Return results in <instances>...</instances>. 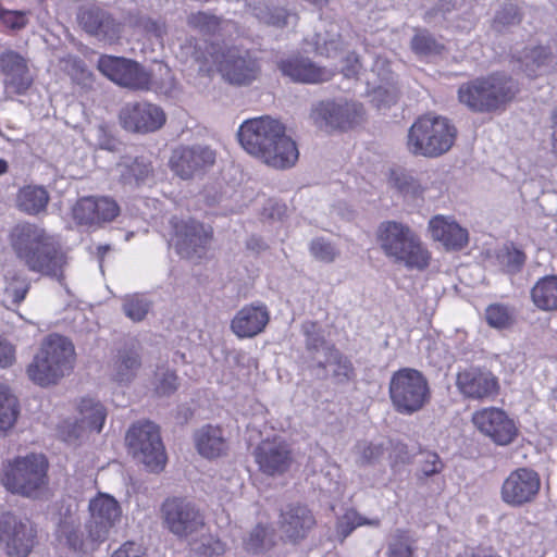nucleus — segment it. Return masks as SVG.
<instances>
[{
    "instance_id": "nucleus-1",
    "label": "nucleus",
    "mask_w": 557,
    "mask_h": 557,
    "mask_svg": "<svg viewBox=\"0 0 557 557\" xmlns=\"http://www.w3.org/2000/svg\"><path fill=\"white\" fill-rule=\"evenodd\" d=\"M9 244L16 259L28 271L62 281L65 253L57 238L44 226L20 222L10 230Z\"/></svg>"
},
{
    "instance_id": "nucleus-2",
    "label": "nucleus",
    "mask_w": 557,
    "mask_h": 557,
    "mask_svg": "<svg viewBox=\"0 0 557 557\" xmlns=\"http://www.w3.org/2000/svg\"><path fill=\"white\" fill-rule=\"evenodd\" d=\"M237 136L245 151L273 169L292 168L298 160L295 141L285 135L284 125L270 116L246 120Z\"/></svg>"
},
{
    "instance_id": "nucleus-3",
    "label": "nucleus",
    "mask_w": 557,
    "mask_h": 557,
    "mask_svg": "<svg viewBox=\"0 0 557 557\" xmlns=\"http://www.w3.org/2000/svg\"><path fill=\"white\" fill-rule=\"evenodd\" d=\"M376 242L383 253L408 270L423 271L430 265L431 253L418 233L408 224L387 220L376 228Z\"/></svg>"
},
{
    "instance_id": "nucleus-4",
    "label": "nucleus",
    "mask_w": 557,
    "mask_h": 557,
    "mask_svg": "<svg viewBox=\"0 0 557 557\" xmlns=\"http://www.w3.org/2000/svg\"><path fill=\"white\" fill-rule=\"evenodd\" d=\"M518 92L517 83L505 74H491L461 84L458 100L475 113H491L505 107Z\"/></svg>"
},
{
    "instance_id": "nucleus-5",
    "label": "nucleus",
    "mask_w": 557,
    "mask_h": 557,
    "mask_svg": "<svg viewBox=\"0 0 557 557\" xmlns=\"http://www.w3.org/2000/svg\"><path fill=\"white\" fill-rule=\"evenodd\" d=\"M74 346L64 336L49 335L27 367L28 377L40 386L55 384L74 367Z\"/></svg>"
},
{
    "instance_id": "nucleus-6",
    "label": "nucleus",
    "mask_w": 557,
    "mask_h": 557,
    "mask_svg": "<svg viewBox=\"0 0 557 557\" xmlns=\"http://www.w3.org/2000/svg\"><path fill=\"white\" fill-rule=\"evenodd\" d=\"M457 136L455 125L444 116H420L409 128L407 148L414 156L436 158L446 153Z\"/></svg>"
},
{
    "instance_id": "nucleus-7",
    "label": "nucleus",
    "mask_w": 557,
    "mask_h": 557,
    "mask_svg": "<svg viewBox=\"0 0 557 557\" xmlns=\"http://www.w3.org/2000/svg\"><path fill=\"white\" fill-rule=\"evenodd\" d=\"M48 462L44 455L30 454L18 457L3 471L1 482L12 494L42 498L48 488Z\"/></svg>"
},
{
    "instance_id": "nucleus-8",
    "label": "nucleus",
    "mask_w": 557,
    "mask_h": 557,
    "mask_svg": "<svg viewBox=\"0 0 557 557\" xmlns=\"http://www.w3.org/2000/svg\"><path fill=\"white\" fill-rule=\"evenodd\" d=\"M388 393L394 409L406 416L420 411L431 400L426 377L412 368H403L393 373Z\"/></svg>"
},
{
    "instance_id": "nucleus-9",
    "label": "nucleus",
    "mask_w": 557,
    "mask_h": 557,
    "mask_svg": "<svg viewBox=\"0 0 557 557\" xmlns=\"http://www.w3.org/2000/svg\"><path fill=\"white\" fill-rule=\"evenodd\" d=\"M129 453L150 471L163 469L166 455L158 426L150 422L134 424L126 434Z\"/></svg>"
},
{
    "instance_id": "nucleus-10",
    "label": "nucleus",
    "mask_w": 557,
    "mask_h": 557,
    "mask_svg": "<svg viewBox=\"0 0 557 557\" xmlns=\"http://www.w3.org/2000/svg\"><path fill=\"white\" fill-rule=\"evenodd\" d=\"M36 529L30 520L11 511L0 515V545L12 557H26L33 549Z\"/></svg>"
},
{
    "instance_id": "nucleus-11",
    "label": "nucleus",
    "mask_w": 557,
    "mask_h": 557,
    "mask_svg": "<svg viewBox=\"0 0 557 557\" xmlns=\"http://www.w3.org/2000/svg\"><path fill=\"white\" fill-rule=\"evenodd\" d=\"M89 519L85 524L88 540L94 544L104 542L120 522L122 509L111 495L99 493L89 502Z\"/></svg>"
},
{
    "instance_id": "nucleus-12",
    "label": "nucleus",
    "mask_w": 557,
    "mask_h": 557,
    "mask_svg": "<svg viewBox=\"0 0 557 557\" xmlns=\"http://www.w3.org/2000/svg\"><path fill=\"white\" fill-rule=\"evenodd\" d=\"M215 62L222 78L234 86H248L260 74L258 60L248 50L237 47L223 50Z\"/></svg>"
},
{
    "instance_id": "nucleus-13",
    "label": "nucleus",
    "mask_w": 557,
    "mask_h": 557,
    "mask_svg": "<svg viewBox=\"0 0 557 557\" xmlns=\"http://www.w3.org/2000/svg\"><path fill=\"white\" fill-rule=\"evenodd\" d=\"M362 117V104L354 101H321L311 111L314 125L325 132L350 128Z\"/></svg>"
},
{
    "instance_id": "nucleus-14",
    "label": "nucleus",
    "mask_w": 557,
    "mask_h": 557,
    "mask_svg": "<svg viewBox=\"0 0 557 557\" xmlns=\"http://www.w3.org/2000/svg\"><path fill=\"white\" fill-rule=\"evenodd\" d=\"M0 73L7 99L26 95L34 84L28 59L12 49L0 53Z\"/></svg>"
},
{
    "instance_id": "nucleus-15",
    "label": "nucleus",
    "mask_w": 557,
    "mask_h": 557,
    "mask_svg": "<svg viewBox=\"0 0 557 557\" xmlns=\"http://www.w3.org/2000/svg\"><path fill=\"white\" fill-rule=\"evenodd\" d=\"M162 513L166 528L181 539L198 533L205 525L200 510L184 498L166 499L162 505Z\"/></svg>"
},
{
    "instance_id": "nucleus-16",
    "label": "nucleus",
    "mask_w": 557,
    "mask_h": 557,
    "mask_svg": "<svg viewBox=\"0 0 557 557\" xmlns=\"http://www.w3.org/2000/svg\"><path fill=\"white\" fill-rule=\"evenodd\" d=\"M541 490L540 474L528 467L511 471L500 488L502 500L513 508L533 503Z\"/></svg>"
},
{
    "instance_id": "nucleus-17",
    "label": "nucleus",
    "mask_w": 557,
    "mask_h": 557,
    "mask_svg": "<svg viewBox=\"0 0 557 557\" xmlns=\"http://www.w3.org/2000/svg\"><path fill=\"white\" fill-rule=\"evenodd\" d=\"M98 70L112 82L131 89H149L151 76L136 61L112 55L98 60Z\"/></svg>"
},
{
    "instance_id": "nucleus-18",
    "label": "nucleus",
    "mask_w": 557,
    "mask_h": 557,
    "mask_svg": "<svg viewBox=\"0 0 557 557\" xmlns=\"http://www.w3.org/2000/svg\"><path fill=\"white\" fill-rule=\"evenodd\" d=\"M121 126L131 133L147 134L160 129L165 123V113L157 104L136 101L125 103L119 113Z\"/></svg>"
},
{
    "instance_id": "nucleus-19",
    "label": "nucleus",
    "mask_w": 557,
    "mask_h": 557,
    "mask_svg": "<svg viewBox=\"0 0 557 557\" xmlns=\"http://www.w3.org/2000/svg\"><path fill=\"white\" fill-rule=\"evenodd\" d=\"M172 223L177 253L187 259L203 257L211 239V232L193 219L175 220Z\"/></svg>"
},
{
    "instance_id": "nucleus-20",
    "label": "nucleus",
    "mask_w": 557,
    "mask_h": 557,
    "mask_svg": "<svg viewBox=\"0 0 557 557\" xmlns=\"http://www.w3.org/2000/svg\"><path fill=\"white\" fill-rule=\"evenodd\" d=\"M215 162V151L209 146H181L173 150L169 164L171 170L181 178L189 180L212 166Z\"/></svg>"
},
{
    "instance_id": "nucleus-21",
    "label": "nucleus",
    "mask_w": 557,
    "mask_h": 557,
    "mask_svg": "<svg viewBox=\"0 0 557 557\" xmlns=\"http://www.w3.org/2000/svg\"><path fill=\"white\" fill-rule=\"evenodd\" d=\"M472 422L483 435L500 446L512 443L518 433L513 420L504 410L496 407L475 411Z\"/></svg>"
},
{
    "instance_id": "nucleus-22",
    "label": "nucleus",
    "mask_w": 557,
    "mask_h": 557,
    "mask_svg": "<svg viewBox=\"0 0 557 557\" xmlns=\"http://www.w3.org/2000/svg\"><path fill=\"white\" fill-rule=\"evenodd\" d=\"M456 387L467 399L491 400L498 394L499 383L490 370L469 367L457 373Z\"/></svg>"
},
{
    "instance_id": "nucleus-23",
    "label": "nucleus",
    "mask_w": 557,
    "mask_h": 557,
    "mask_svg": "<svg viewBox=\"0 0 557 557\" xmlns=\"http://www.w3.org/2000/svg\"><path fill=\"white\" fill-rule=\"evenodd\" d=\"M75 220L82 225H98L113 221L120 214V207L110 197H84L74 207Z\"/></svg>"
},
{
    "instance_id": "nucleus-24",
    "label": "nucleus",
    "mask_w": 557,
    "mask_h": 557,
    "mask_svg": "<svg viewBox=\"0 0 557 557\" xmlns=\"http://www.w3.org/2000/svg\"><path fill=\"white\" fill-rule=\"evenodd\" d=\"M255 458L260 470L269 475L284 473L292 462L290 450L282 441L262 442L255 450Z\"/></svg>"
},
{
    "instance_id": "nucleus-25",
    "label": "nucleus",
    "mask_w": 557,
    "mask_h": 557,
    "mask_svg": "<svg viewBox=\"0 0 557 557\" xmlns=\"http://www.w3.org/2000/svg\"><path fill=\"white\" fill-rule=\"evenodd\" d=\"M269 320L270 314L264 305H249L236 313L231 322V329L239 338L253 337L264 330Z\"/></svg>"
},
{
    "instance_id": "nucleus-26",
    "label": "nucleus",
    "mask_w": 557,
    "mask_h": 557,
    "mask_svg": "<svg viewBox=\"0 0 557 557\" xmlns=\"http://www.w3.org/2000/svg\"><path fill=\"white\" fill-rule=\"evenodd\" d=\"M431 237L449 250H460L468 244V231L456 221L445 216H434L429 222Z\"/></svg>"
},
{
    "instance_id": "nucleus-27",
    "label": "nucleus",
    "mask_w": 557,
    "mask_h": 557,
    "mask_svg": "<svg viewBox=\"0 0 557 557\" xmlns=\"http://www.w3.org/2000/svg\"><path fill=\"white\" fill-rule=\"evenodd\" d=\"M311 511L301 505H289L281 513V530L293 542L302 540L313 527Z\"/></svg>"
},
{
    "instance_id": "nucleus-28",
    "label": "nucleus",
    "mask_w": 557,
    "mask_h": 557,
    "mask_svg": "<svg viewBox=\"0 0 557 557\" xmlns=\"http://www.w3.org/2000/svg\"><path fill=\"white\" fill-rule=\"evenodd\" d=\"M277 65L283 75L295 82L320 83L329 79V73L307 58H289L280 61Z\"/></svg>"
},
{
    "instance_id": "nucleus-29",
    "label": "nucleus",
    "mask_w": 557,
    "mask_h": 557,
    "mask_svg": "<svg viewBox=\"0 0 557 557\" xmlns=\"http://www.w3.org/2000/svg\"><path fill=\"white\" fill-rule=\"evenodd\" d=\"M152 164L145 157L125 154L116 163V172L124 185L139 186L152 175Z\"/></svg>"
},
{
    "instance_id": "nucleus-30",
    "label": "nucleus",
    "mask_w": 557,
    "mask_h": 557,
    "mask_svg": "<svg viewBox=\"0 0 557 557\" xmlns=\"http://www.w3.org/2000/svg\"><path fill=\"white\" fill-rule=\"evenodd\" d=\"M55 540L60 546H64L73 553L86 552V544L79 530V520L70 510L59 519Z\"/></svg>"
},
{
    "instance_id": "nucleus-31",
    "label": "nucleus",
    "mask_w": 557,
    "mask_h": 557,
    "mask_svg": "<svg viewBox=\"0 0 557 557\" xmlns=\"http://www.w3.org/2000/svg\"><path fill=\"white\" fill-rule=\"evenodd\" d=\"M194 440L197 451L208 459L220 457L227 449L223 431L219 426H202L195 433Z\"/></svg>"
},
{
    "instance_id": "nucleus-32",
    "label": "nucleus",
    "mask_w": 557,
    "mask_h": 557,
    "mask_svg": "<svg viewBox=\"0 0 557 557\" xmlns=\"http://www.w3.org/2000/svg\"><path fill=\"white\" fill-rule=\"evenodd\" d=\"M141 367L140 352L137 347H123L117 350L112 366V376L119 383H131Z\"/></svg>"
},
{
    "instance_id": "nucleus-33",
    "label": "nucleus",
    "mask_w": 557,
    "mask_h": 557,
    "mask_svg": "<svg viewBox=\"0 0 557 557\" xmlns=\"http://www.w3.org/2000/svg\"><path fill=\"white\" fill-rule=\"evenodd\" d=\"M49 200V193L44 186L27 185L18 190L16 205L22 212L38 215L46 211Z\"/></svg>"
},
{
    "instance_id": "nucleus-34",
    "label": "nucleus",
    "mask_w": 557,
    "mask_h": 557,
    "mask_svg": "<svg viewBox=\"0 0 557 557\" xmlns=\"http://www.w3.org/2000/svg\"><path fill=\"white\" fill-rule=\"evenodd\" d=\"M252 14L259 22L276 28L294 26L298 20L295 12L273 3H259L255 5Z\"/></svg>"
},
{
    "instance_id": "nucleus-35",
    "label": "nucleus",
    "mask_w": 557,
    "mask_h": 557,
    "mask_svg": "<svg viewBox=\"0 0 557 557\" xmlns=\"http://www.w3.org/2000/svg\"><path fill=\"white\" fill-rule=\"evenodd\" d=\"M315 364L322 370H325L326 366H333V377L337 383H347L356 376L351 360L335 347H325L324 360H317Z\"/></svg>"
},
{
    "instance_id": "nucleus-36",
    "label": "nucleus",
    "mask_w": 557,
    "mask_h": 557,
    "mask_svg": "<svg viewBox=\"0 0 557 557\" xmlns=\"http://www.w3.org/2000/svg\"><path fill=\"white\" fill-rule=\"evenodd\" d=\"M379 528L381 520L377 517L367 518L356 509H347L336 519L334 539L343 543L358 527Z\"/></svg>"
},
{
    "instance_id": "nucleus-37",
    "label": "nucleus",
    "mask_w": 557,
    "mask_h": 557,
    "mask_svg": "<svg viewBox=\"0 0 557 557\" xmlns=\"http://www.w3.org/2000/svg\"><path fill=\"white\" fill-rule=\"evenodd\" d=\"M531 299L540 310H557V275L540 278L531 289Z\"/></svg>"
},
{
    "instance_id": "nucleus-38",
    "label": "nucleus",
    "mask_w": 557,
    "mask_h": 557,
    "mask_svg": "<svg viewBox=\"0 0 557 557\" xmlns=\"http://www.w3.org/2000/svg\"><path fill=\"white\" fill-rule=\"evenodd\" d=\"M555 57L546 47H535L525 53L522 61L524 73L529 77L542 75L553 69Z\"/></svg>"
},
{
    "instance_id": "nucleus-39",
    "label": "nucleus",
    "mask_w": 557,
    "mask_h": 557,
    "mask_svg": "<svg viewBox=\"0 0 557 557\" xmlns=\"http://www.w3.org/2000/svg\"><path fill=\"white\" fill-rule=\"evenodd\" d=\"M79 422L92 432L99 433L102 430L107 411L104 407L91 398L82 399L79 407Z\"/></svg>"
},
{
    "instance_id": "nucleus-40",
    "label": "nucleus",
    "mask_w": 557,
    "mask_h": 557,
    "mask_svg": "<svg viewBox=\"0 0 557 557\" xmlns=\"http://www.w3.org/2000/svg\"><path fill=\"white\" fill-rule=\"evenodd\" d=\"M18 416V404L10 388L0 383V432L11 429Z\"/></svg>"
},
{
    "instance_id": "nucleus-41",
    "label": "nucleus",
    "mask_w": 557,
    "mask_h": 557,
    "mask_svg": "<svg viewBox=\"0 0 557 557\" xmlns=\"http://www.w3.org/2000/svg\"><path fill=\"white\" fill-rule=\"evenodd\" d=\"M485 320L493 329L507 330L516 323V310L509 305L491 304L485 309Z\"/></svg>"
},
{
    "instance_id": "nucleus-42",
    "label": "nucleus",
    "mask_w": 557,
    "mask_h": 557,
    "mask_svg": "<svg viewBox=\"0 0 557 557\" xmlns=\"http://www.w3.org/2000/svg\"><path fill=\"white\" fill-rule=\"evenodd\" d=\"M416 540L404 530H396L387 544V557H416Z\"/></svg>"
},
{
    "instance_id": "nucleus-43",
    "label": "nucleus",
    "mask_w": 557,
    "mask_h": 557,
    "mask_svg": "<svg viewBox=\"0 0 557 557\" xmlns=\"http://www.w3.org/2000/svg\"><path fill=\"white\" fill-rule=\"evenodd\" d=\"M411 50L418 55L440 54L444 46L426 29L418 28L410 42Z\"/></svg>"
},
{
    "instance_id": "nucleus-44",
    "label": "nucleus",
    "mask_w": 557,
    "mask_h": 557,
    "mask_svg": "<svg viewBox=\"0 0 557 557\" xmlns=\"http://www.w3.org/2000/svg\"><path fill=\"white\" fill-rule=\"evenodd\" d=\"M358 466H369L379 461L384 455L383 444L359 441L352 449Z\"/></svg>"
},
{
    "instance_id": "nucleus-45",
    "label": "nucleus",
    "mask_w": 557,
    "mask_h": 557,
    "mask_svg": "<svg viewBox=\"0 0 557 557\" xmlns=\"http://www.w3.org/2000/svg\"><path fill=\"white\" fill-rule=\"evenodd\" d=\"M301 332L306 337L305 343L307 350L313 355L319 351H323V355L325 356V347H335L334 345H329L326 343L322 329L315 322H304L301 324Z\"/></svg>"
},
{
    "instance_id": "nucleus-46",
    "label": "nucleus",
    "mask_w": 557,
    "mask_h": 557,
    "mask_svg": "<svg viewBox=\"0 0 557 557\" xmlns=\"http://www.w3.org/2000/svg\"><path fill=\"white\" fill-rule=\"evenodd\" d=\"M61 69L66 72L71 78L81 85L87 86L91 82V73L86 69L85 62L72 54L62 58Z\"/></svg>"
},
{
    "instance_id": "nucleus-47",
    "label": "nucleus",
    "mask_w": 557,
    "mask_h": 557,
    "mask_svg": "<svg viewBox=\"0 0 557 557\" xmlns=\"http://www.w3.org/2000/svg\"><path fill=\"white\" fill-rule=\"evenodd\" d=\"M309 251L315 260L324 263H332L339 256V249L324 237L313 238L310 242Z\"/></svg>"
},
{
    "instance_id": "nucleus-48",
    "label": "nucleus",
    "mask_w": 557,
    "mask_h": 557,
    "mask_svg": "<svg viewBox=\"0 0 557 557\" xmlns=\"http://www.w3.org/2000/svg\"><path fill=\"white\" fill-rule=\"evenodd\" d=\"M150 310L149 300L143 295L126 296L123 301V312L134 322L143 321Z\"/></svg>"
},
{
    "instance_id": "nucleus-49",
    "label": "nucleus",
    "mask_w": 557,
    "mask_h": 557,
    "mask_svg": "<svg viewBox=\"0 0 557 557\" xmlns=\"http://www.w3.org/2000/svg\"><path fill=\"white\" fill-rule=\"evenodd\" d=\"M90 432L78 419L64 420L58 426V436L70 445H76Z\"/></svg>"
},
{
    "instance_id": "nucleus-50",
    "label": "nucleus",
    "mask_w": 557,
    "mask_h": 557,
    "mask_svg": "<svg viewBox=\"0 0 557 557\" xmlns=\"http://www.w3.org/2000/svg\"><path fill=\"white\" fill-rule=\"evenodd\" d=\"M188 25L206 35L216 34L224 23L221 18L215 15L197 12L188 16Z\"/></svg>"
},
{
    "instance_id": "nucleus-51",
    "label": "nucleus",
    "mask_w": 557,
    "mask_h": 557,
    "mask_svg": "<svg viewBox=\"0 0 557 557\" xmlns=\"http://www.w3.org/2000/svg\"><path fill=\"white\" fill-rule=\"evenodd\" d=\"M30 11L9 10L0 5V23L10 32L17 33L27 27Z\"/></svg>"
},
{
    "instance_id": "nucleus-52",
    "label": "nucleus",
    "mask_w": 557,
    "mask_h": 557,
    "mask_svg": "<svg viewBox=\"0 0 557 557\" xmlns=\"http://www.w3.org/2000/svg\"><path fill=\"white\" fill-rule=\"evenodd\" d=\"M392 181L399 193L405 197L416 198L422 195L423 188L419 182L409 173L406 172H393Z\"/></svg>"
},
{
    "instance_id": "nucleus-53",
    "label": "nucleus",
    "mask_w": 557,
    "mask_h": 557,
    "mask_svg": "<svg viewBox=\"0 0 557 557\" xmlns=\"http://www.w3.org/2000/svg\"><path fill=\"white\" fill-rule=\"evenodd\" d=\"M497 260L503 270L507 273H517L525 262V256L516 248H504L497 253Z\"/></svg>"
},
{
    "instance_id": "nucleus-54",
    "label": "nucleus",
    "mask_w": 557,
    "mask_h": 557,
    "mask_svg": "<svg viewBox=\"0 0 557 557\" xmlns=\"http://www.w3.org/2000/svg\"><path fill=\"white\" fill-rule=\"evenodd\" d=\"M30 283L26 276L14 275L4 288V296L13 305L21 304L28 293Z\"/></svg>"
},
{
    "instance_id": "nucleus-55",
    "label": "nucleus",
    "mask_w": 557,
    "mask_h": 557,
    "mask_svg": "<svg viewBox=\"0 0 557 557\" xmlns=\"http://www.w3.org/2000/svg\"><path fill=\"white\" fill-rule=\"evenodd\" d=\"M520 21L518 7L513 3L504 4L500 10L496 12L494 17L493 27L497 32H502V29L506 26L515 25Z\"/></svg>"
},
{
    "instance_id": "nucleus-56",
    "label": "nucleus",
    "mask_w": 557,
    "mask_h": 557,
    "mask_svg": "<svg viewBox=\"0 0 557 557\" xmlns=\"http://www.w3.org/2000/svg\"><path fill=\"white\" fill-rule=\"evenodd\" d=\"M386 85H379L373 90L372 101L376 103L379 109L391 107L398 99L397 88L385 78Z\"/></svg>"
},
{
    "instance_id": "nucleus-57",
    "label": "nucleus",
    "mask_w": 557,
    "mask_h": 557,
    "mask_svg": "<svg viewBox=\"0 0 557 557\" xmlns=\"http://www.w3.org/2000/svg\"><path fill=\"white\" fill-rule=\"evenodd\" d=\"M107 12L98 9L90 8L82 12L81 23L89 34L99 33V25H101L102 18H104Z\"/></svg>"
},
{
    "instance_id": "nucleus-58",
    "label": "nucleus",
    "mask_w": 557,
    "mask_h": 557,
    "mask_svg": "<svg viewBox=\"0 0 557 557\" xmlns=\"http://www.w3.org/2000/svg\"><path fill=\"white\" fill-rule=\"evenodd\" d=\"M177 375L174 371L164 370L157 373L156 392L159 395H170L177 389Z\"/></svg>"
},
{
    "instance_id": "nucleus-59",
    "label": "nucleus",
    "mask_w": 557,
    "mask_h": 557,
    "mask_svg": "<svg viewBox=\"0 0 557 557\" xmlns=\"http://www.w3.org/2000/svg\"><path fill=\"white\" fill-rule=\"evenodd\" d=\"M444 465L437 454L424 451L421 454L420 470L423 475L431 476L440 473Z\"/></svg>"
},
{
    "instance_id": "nucleus-60",
    "label": "nucleus",
    "mask_w": 557,
    "mask_h": 557,
    "mask_svg": "<svg viewBox=\"0 0 557 557\" xmlns=\"http://www.w3.org/2000/svg\"><path fill=\"white\" fill-rule=\"evenodd\" d=\"M317 50L323 54L330 55L342 49L343 41L338 34H334L330 38L322 37L321 34L315 35Z\"/></svg>"
},
{
    "instance_id": "nucleus-61",
    "label": "nucleus",
    "mask_w": 557,
    "mask_h": 557,
    "mask_svg": "<svg viewBox=\"0 0 557 557\" xmlns=\"http://www.w3.org/2000/svg\"><path fill=\"white\" fill-rule=\"evenodd\" d=\"M119 33L120 25L107 13L101 21V25H99V33H95L94 35L102 37L103 39L113 40L117 38Z\"/></svg>"
},
{
    "instance_id": "nucleus-62",
    "label": "nucleus",
    "mask_w": 557,
    "mask_h": 557,
    "mask_svg": "<svg viewBox=\"0 0 557 557\" xmlns=\"http://www.w3.org/2000/svg\"><path fill=\"white\" fill-rule=\"evenodd\" d=\"M267 536V529L257 525L249 534V537L245 542L247 550L258 552L263 547L264 539Z\"/></svg>"
},
{
    "instance_id": "nucleus-63",
    "label": "nucleus",
    "mask_w": 557,
    "mask_h": 557,
    "mask_svg": "<svg viewBox=\"0 0 557 557\" xmlns=\"http://www.w3.org/2000/svg\"><path fill=\"white\" fill-rule=\"evenodd\" d=\"M98 133V146L100 149L108 151H117L121 143L110 135L106 127L99 126L97 129Z\"/></svg>"
},
{
    "instance_id": "nucleus-64",
    "label": "nucleus",
    "mask_w": 557,
    "mask_h": 557,
    "mask_svg": "<svg viewBox=\"0 0 557 557\" xmlns=\"http://www.w3.org/2000/svg\"><path fill=\"white\" fill-rule=\"evenodd\" d=\"M111 557H146L140 547L134 542H126Z\"/></svg>"
}]
</instances>
